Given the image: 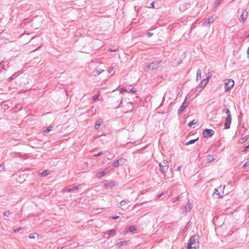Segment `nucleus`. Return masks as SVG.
I'll return each mask as SVG.
<instances>
[{"mask_svg":"<svg viewBox=\"0 0 249 249\" xmlns=\"http://www.w3.org/2000/svg\"><path fill=\"white\" fill-rule=\"evenodd\" d=\"M199 238L198 235L192 236L189 239L187 246L188 249H198L199 247Z\"/></svg>","mask_w":249,"mask_h":249,"instance_id":"obj_1","label":"nucleus"},{"mask_svg":"<svg viewBox=\"0 0 249 249\" xmlns=\"http://www.w3.org/2000/svg\"><path fill=\"white\" fill-rule=\"evenodd\" d=\"M159 166L161 171L165 175V174L168 171L169 168L168 161L164 160L162 162L159 164Z\"/></svg>","mask_w":249,"mask_h":249,"instance_id":"obj_3","label":"nucleus"},{"mask_svg":"<svg viewBox=\"0 0 249 249\" xmlns=\"http://www.w3.org/2000/svg\"><path fill=\"white\" fill-rule=\"evenodd\" d=\"M38 234L36 233H30V235H29V237L30 238H33V239H35L36 236H38Z\"/></svg>","mask_w":249,"mask_h":249,"instance_id":"obj_31","label":"nucleus"},{"mask_svg":"<svg viewBox=\"0 0 249 249\" xmlns=\"http://www.w3.org/2000/svg\"><path fill=\"white\" fill-rule=\"evenodd\" d=\"M198 138H197V139H196L190 140L188 142H186L185 143V145H188L189 144H193V143H195L198 140Z\"/></svg>","mask_w":249,"mask_h":249,"instance_id":"obj_23","label":"nucleus"},{"mask_svg":"<svg viewBox=\"0 0 249 249\" xmlns=\"http://www.w3.org/2000/svg\"><path fill=\"white\" fill-rule=\"evenodd\" d=\"M217 156L216 155H208L207 156V160L209 162H211L214 160H215L217 158Z\"/></svg>","mask_w":249,"mask_h":249,"instance_id":"obj_14","label":"nucleus"},{"mask_svg":"<svg viewBox=\"0 0 249 249\" xmlns=\"http://www.w3.org/2000/svg\"><path fill=\"white\" fill-rule=\"evenodd\" d=\"M180 199V196H177L176 198H175L173 200V202L174 203H175L176 201H178Z\"/></svg>","mask_w":249,"mask_h":249,"instance_id":"obj_39","label":"nucleus"},{"mask_svg":"<svg viewBox=\"0 0 249 249\" xmlns=\"http://www.w3.org/2000/svg\"><path fill=\"white\" fill-rule=\"evenodd\" d=\"M181 168V166H179V167L178 168V171H179V170H180Z\"/></svg>","mask_w":249,"mask_h":249,"instance_id":"obj_54","label":"nucleus"},{"mask_svg":"<svg viewBox=\"0 0 249 249\" xmlns=\"http://www.w3.org/2000/svg\"><path fill=\"white\" fill-rule=\"evenodd\" d=\"M189 226H190V222L187 223V224H186L185 227L183 229V232H185L187 230V229L189 228Z\"/></svg>","mask_w":249,"mask_h":249,"instance_id":"obj_34","label":"nucleus"},{"mask_svg":"<svg viewBox=\"0 0 249 249\" xmlns=\"http://www.w3.org/2000/svg\"><path fill=\"white\" fill-rule=\"evenodd\" d=\"M151 7H152V8L154 7V3L153 2L151 3Z\"/></svg>","mask_w":249,"mask_h":249,"instance_id":"obj_53","label":"nucleus"},{"mask_svg":"<svg viewBox=\"0 0 249 249\" xmlns=\"http://www.w3.org/2000/svg\"><path fill=\"white\" fill-rule=\"evenodd\" d=\"M4 165L3 164H1L0 165V172H3L4 171Z\"/></svg>","mask_w":249,"mask_h":249,"instance_id":"obj_36","label":"nucleus"},{"mask_svg":"<svg viewBox=\"0 0 249 249\" xmlns=\"http://www.w3.org/2000/svg\"><path fill=\"white\" fill-rule=\"evenodd\" d=\"M222 112L226 113L227 114V116L228 115H231V114H230V110L228 108H224L223 109Z\"/></svg>","mask_w":249,"mask_h":249,"instance_id":"obj_27","label":"nucleus"},{"mask_svg":"<svg viewBox=\"0 0 249 249\" xmlns=\"http://www.w3.org/2000/svg\"><path fill=\"white\" fill-rule=\"evenodd\" d=\"M225 186H220L218 188L214 189V192L213 193V196H215L216 198H220L222 197L224 194V189Z\"/></svg>","mask_w":249,"mask_h":249,"instance_id":"obj_2","label":"nucleus"},{"mask_svg":"<svg viewBox=\"0 0 249 249\" xmlns=\"http://www.w3.org/2000/svg\"><path fill=\"white\" fill-rule=\"evenodd\" d=\"M247 54H248V57L249 58V47L248 48Z\"/></svg>","mask_w":249,"mask_h":249,"instance_id":"obj_50","label":"nucleus"},{"mask_svg":"<svg viewBox=\"0 0 249 249\" xmlns=\"http://www.w3.org/2000/svg\"><path fill=\"white\" fill-rule=\"evenodd\" d=\"M124 91H126V89L124 88H121L120 89V93H122V92H124Z\"/></svg>","mask_w":249,"mask_h":249,"instance_id":"obj_41","label":"nucleus"},{"mask_svg":"<svg viewBox=\"0 0 249 249\" xmlns=\"http://www.w3.org/2000/svg\"><path fill=\"white\" fill-rule=\"evenodd\" d=\"M161 63H162V61L153 62L146 66V68L148 69L154 70L155 69L159 68Z\"/></svg>","mask_w":249,"mask_h":249,"instance_id":"obj_4","label":"nucleus"},{"mask_svg":"<svg viewBox=\"0 0 249 249\" xmlns=\"http://www.w3.org/2000/svg\"><path fill=\"white\" fill-rule=\"evenodd\" d=\"M231 122V115H228L226 118L225 122L224 124L225 129H228L230 128V125Z\"/></svg>","mask_w":249,"mask_h":249,"instance_id":"obj_9","label":"nucleus"},{"mask_svg":"<svg viewBox=\"0 0 249 249\" xmlns=\"http://www.w3.org/2000/svg\"><path fill=\"white\" fill-rule=\"evenodd\" d=\"M129 202V201L127 199H124L120 202V205L121 206H123L125 203H128Z\"/></svg>","mask_w":249,"mask_h":249,"instance_id":"obj_29","label":"nucleus"},{"mask_svg":"<svg viewBox=\"0 0 249 249\" xmlns=\"http://www.w3.org/2000/svg\"><path fill=\"white\" fill-rule=\"evenodd\" d=\"M78 189H79V187H78V186H74V187H72V188H70V189H69L68 190V192H72V191H74V190H78Z\"/></svg>","mask_w":249,"mask_h":249,"instance_id":"obj_26","label":"nucleus"},{"mask_svg":"<svg viewBox=\"0 0 249 249\" xmlns=\"http://www.w3.org/2000/svg\"><path fill=\"white\" fill-rule=\"evenodd\" d=\"M214 19H215L214 16H212L211 17L205 20L204 24H209L213 22Z\"/></svg>","mask_w":249,"mask_h":249,"instance_id":"obj_17","label":"nucleus"},{"mask_svg":"<svg viewBox=\"0 0 249 249\" xmlns=\"http://www.w3.org/2000/svg\"><path fill=\"white\" fill-rule=\"evenodd\" d=\"M128 241H123L118 242L116 245L118 247H121V246L127 245Z\"/></svg>","mask_w":249,"mask_h":249,"instance_id":"obj_19","label":"nucleus"},{"mask_svg":"<svg viewBox=\"0 0 249 249\" xmlns=\"http://www.w3.org/2000/svg\"><path fill=\"white\" fill-rule=\"evenodd\" d=\"M214 131L212 129H205L203 130L202 134L204 138H209L214 135Z\"/></svg>","mask_w":249,"mask_h":249,"instance_id":"obj_6","label":"nucleus"},{"mask_svg":"<svg viewBox=\"0 0 249 249\" xmlns=\"http://www.w3.org/2000/svg\"><path fill=\"white\" fill-rule=\"evenodd\" d=\"M99 95H95L92 97V99L94 101H96L97 99H98Z\"/></svg>","mask_w":249,"mask_h":249,"instance_id":"obj_37","label":"nucleus"},{"mask_svg":"<svg viewBox=\"0 0 249 249\" xmlns=\"http://www.w3.org/2000/svg\"><path fill=\"white\" fill-rule=\"evenodd\" d=\"M18 74L17 72H16L14 74H13L9 79H8V81H12L13 80H14L16 77L18 76Z\"/></svg>","mask_w":249,"mask_h":249,"instance_id":"obj_22","label":"nucleus"},{"mask_svg":"<svg viewBox=\"0 0 249 249\" xmlns=\"http://www.w3.org/2000/svg\"><path fill=\"white\" fill-rule=\"evenodd\" d=\"M164 195V193L160 194V195L157 196V197L158 198H160L161 196H162Z\"/></svg>","mask_w":249,"mask_h":249,"instance_id":"obj_48","label":"nucleus"},{"mask_svg":"<svg viewBox=\"0 0 249 249\" xmlns=\"http://www.w3.org/2000/svg\"><path fill=\"white\" fill-rule=\"evenodd\" d=\"M125 161H126V160L125 159L121 158V159L118 160H116L114 162V166L115 167H118L120 165H122L124 164V163L125 162Z\"/></svg>","mask_w":249,"mask_h":249,"instance_id":"obj_10","label":"nucleus"},{"mask_svg":"<svg viewBox=\"0 0 249 249\" xmlns=\"http://www.w3.org/2000/svg\"><path fill=\"white\" fill-rule=\"evenodd\" d=\"M113 70V67H110L109 68V70H108V72L109 73H110Z\"/></svg>","mask_w":249,"mask_h":249,"instance_id":"obj_47","label":"nucleus"},{"mask_svg":"<svg viewBox=\"0 0 249 249\" xmlns=\"http://www.w3.org/2000/svg\"><path fill=\"white\" fill-rule=\"evenodd\" d=\"M122 100H121V101L120 104H122Z\"/></svg>","mask_w":249,"mask_h":249,"instance_id":"obj_55","label":"nucleus"},{"mask_svg":"<svg viewBox=\"0 0 249 249\" xmlns=\"http://www.w3.org/2000/svg\"><path fill=\"white\" fill-rule=\"evenodd\" d=\"M192 209V204L189 202H187V204L183 207V211L185 213L189 212Z\"/></svg>","mask_w":249,"mask_h":249,"instance_id":"obj_11","label":"nucleus"},{"mask_svg":"<svg viewBox=\"0 0 249 249\" xmlns=\"http://www.w3.org/2000/svg\"><path fill=\"white\" fill-rule=\"evenodd\" d=\"M248 148H249V144L248 145H247V146L245 147V149H244V151H246V150H247V149H248Z\"/></svg>","mask_w":249,"mask_h":249,"instance_id":"obj_51","label":"nucleus"},{"mask_svg":"<svg viewBox=\"0 0 249 249\" xmlns=\"http://www.w3.org/2000/svg\"><path fill=\"white\" fill-rule=\"evenodd\" d=\"M234 81L231 79L228 80L225 85V91L226 92L230 90L234 86Z\"/></svg>","mask_w":249,"mask_h":249,"instance_id":"obj_5","label":"nucleus"},{"mask_svg":"<svg viewBox=\"0 0 249 249\" xmlns=\"http://www.w3.org/2000/svg\"><path fill=\"white\" fill-rule=\"evenodd\" d=\"M187 103H186L185 101L182 103L181 106L179 108L178 110V112L180 113L183 112L184 110L187 107Z\"/></svg>","mask_w":249,"mask_h":249,"instance_id":"obj_15","label":"nucleus"},{"mask_svg":"<svg viewBox=\"0 0 249 249\" xmlns=\"http://www.w3.org/2000/svg\"><path fill=\"white\" fill-rule=\"evenodd\" d=\"M196 124V122H195V120H193L191 121H190L188 124V125L189 126V127H191L193 125L195 124Z\"/></svg>","mask_w":249,"mask_h":249,"instance_id":"obj_32","label":"nucleus"},{"mask_svg":"<svg viewBox=\"0 0 249 249\" xmlns=\"http://www.w3.org/2000/svg\"><path fill=\"white\" fill-rule=\"evenodd\" d=\"M209 81H208V79H203L200 83V84L196 88L197 89H202L204 88L206 85L208 83Z\"/></svg>","mask_w":249,"mask_h":249,"instance_id":"obj_13","label":"nucleus"},{"mask_svg":"<svg viewBox=\"0 0 249 249\" xmlns=\"http://www.w3.org/2000/svg\"><path fill=\"white\" fill-rule=\"evenodd\" d=\"M248 16V12L246 11V10H243L242 14L239 18L240 22L244 23L247 19Z\"/></svg>","mask_w":249,"mask_h":249,"instance_id":"obj_7","label":"nucleus"},{"mask_svg":"<svg viewBox=\"0 0 249 249\" xmlns=\"http://www.w3.org/2000/svg\"><path fill=\"white\" fill-rule=\"evenodd\" d=\"M249 136L248 135L245 136L244 137L241 138L240 140V143H243L245 141H247L249 139Z\"/></svg>","mask_w":249,"mask_h":249,"instance_id":"obj_25","label":"nucleus"},{"mask_svg":"<svg viewBox=\"0 0 249 249\" xmlns=\"http://www.w3.org/2000/svg\"><path fill=\"white\" fill-rule=\"evenodd\" d=\"M52 129L51 127H48L46 130H44L45 133H48L50 132Z\"/></svg>","mask_w":249,"mask_h":249,"instance_id":"obj_38","label":"nucleus"},{"mask_svg":"<svg viewBox=\"0 0 249 249\" xmlns=\"http://www.w3.org/2000/svg\"><path fill=\"white\" fill-rule=\"evenodd\" d=\"M128 230L130 232H133L136 230V228L135 227V226L132 225L129 227Z\"/></svg>","mask_w":249,"mask_h":249,"instance_id":"obj_28","label":"nucleus"},{"mask_svg":"<svg viewBox=\"0 0 249 249\" xmlns=\"http://www.w3.org/2000/svg\"><path fill=\"white\" fill-rule=\"evenodd\" d=\"M102 154V152L98 153L97 154L94 155V157H97L101 155Z\"/></svg>","mask_w":249,"mask_h":249,"instance_id":"obj_49","label":"nucleus"},{"mask_svg":"<svg viewBox=\"0 0 249 249\" xmlns=\"http://www.w3.org/2000/svg\"><path fill=\"white\" fill-rule=\"evenodd\" d=\"M11 214V212L9 211H5L4 213H3V215L4 216H6V217H8L10 214Z\"/></svg>","mask_w":249,"mask_h":249,"instance_id":"obj_33","label":"nucleus"},{"mask_svg":"<svg viewBox=\"0 0 249 249\" xmlns=\"http://www.w3.org/2000/svg\"><path fill=\"white\" fill-rule=\"evenodd\" d=\"M115 232H116V230L115 229H112V230L107 231L106 232V233L108 235H112L115 233Z\"/></svg>","mask_w":249,"mask_h":249,"instance_id":"obj_21","label":"nucleus"},{"mask_svg":"<svg viewBox=\"0 0 249 249\" xmlns=\"http://www.w3.org/2000/svg\"><path fill=\"white\" fill-rule=\"evenodd\" d=\"M27 19H25L20 24V26L21 27H24L25 26V25L26 24L25 23V20H26Z\"/></svg>","mask_w":249,"mask_h":249,"instance_id":"obj_40","label":"nucleus"},{"mask_svg":"<svg viewBox=\"0 0 249 249\" xmlns=\"http://www.w3.org/2000/svg\"><path fill=\"white\" fill-rule=\"evenodd\" d=\"M116 186V184L115 182H111L108 183H105L104 184V187L107 189L112 188L113 187Z\"/></svg>","mask_w":249,"mask_h":249,"instance_id":"obj_12","label":"nucleus"},{"mask_svg":"<svg viewBox=\"0 0 249 249\" xmlns=\"http://www.w3.org/2000/svg\"><path fill=\"white\" fill-rule=\"evenodd\" d=\"M112 219L115 220L119 218V216H113L110 217Z\"/></svg>","mask_w":249,"mask_h":249,"instance_id":"obj_42","label":"nucleus"},{"mask_svg":"<svg viewBox=\"0 0 249 249\" xmlns=\"http://www.w3.org/2000/svg\"><path fill=\"white\" fill-rule=\"evenodd\" d=\"M21 230V228H17V229L14 230V232H17L19 231L20 230Z\"/></svg>","mask_w":249,"mask_h":249,"instance_id":"obj_45","label":"nucleus"},{"mask_svg":"<svg viewBox=\"0 0 249 249\" xmlns=\"http://www.w3.org/2000/svg\"><path fill=\"white\" fill-rule=\"evenodd\" d=\"M104 71V70H102V69L96 70L95 71H94V72L95 73H94V76H96V75H99L102 72H103Z\"/></svg>","mask_w":249,"mask_h":249,"instance_id":"obj_20","label":"nucleus"},{"mask_svg":"<svg viewBox=\"0 0 249 249\" xmlns=\"http://www.w3.org/2000/svg\"><path fill=\"white\" fill-rule=\"evenodd\" d=\"M105 174H106V173L105 171L99 172L97 174V177L98 178H100L101 177L105 176Z\"/></svg>","mask_w":249,"mask_h":249,"instance_id":"obj_30","label":"nucleus"},{"mask_svg":"<svg viewBox=\"0 0 249 249\" xmlns=\"http://www.w3.org/2000/svg\"><path fill=\"white\" fill-rule=\"evenodd\" d=\"M201 78V71L200 69H198L196 72V81L199 80Z\"/></svg>","mask_w":249,"mask_h":249,"instance_id":"obj_18","label":"nucleus"},{"mask_svg":"<svg viewBox=\"0 0 249 249\" xmlns=\"http://www.w3.org/2000/svg\"><path fill=\"white\" fill-rule=\"evenodd\" d=\"M130 92L134 93L136 92V90L132 88L130 89Z\"/></svg>","mask_w":249,"mask_h":249,"instance_id":"obj_46","label":"nucleus"},{"mask_svg":"<svg viewBox=\"0 0 249 249\" xmlns=\"http://www.w3.org/2000/svg\"><path fill=\"white\" fill-rule=\"evenodd\" d=\"M207 77L206 79H208V81H209L210 79L212 77V73L211 72H208V74H207Z\"/></svg>","mask_w":249,"mask_h":249,"instance_id":"obj_35","label":"nucleus"},{"mask_svg":"<svg viewBox=\"0 0 249 249\" xmlns=\"http://www.w3.org/2000/svg\"><path fill=\"white\" fill-rule=\"evenodd\" d=\"M109 51L111 52H116V50H112V49H109Z\"/></svg>","mask_w":249,"mask_h":249,"instance_id":"obj_52","label":"nucleus"},{"mask_svg":"<svg viewBox=\"0 0 249 249\" xmlns=\"http://www.w3.org/2000/svg\"><path fill=\"white\" fill-rule=\"evenodd\" d=\"M9 67V62L7 61H2L0 62V72H2V70L6 71Z\"/></svg>","mask_w":249,"mask_h":249,"instance_id":"obj_8","label":"nucleus"},{"mask_svg":"<svg viewBox=\"0 0 249 249\" xmlns=\"http://www.w3.org/2000/svg\"><path fill=\"white\" fill-rule=\"evenodd\" d=\"M103 124V120L101 119L96 121L95 124V128L96 130L99 129V126Z\"/></svg>","mask_w":249,"mask_h":249,"instance_id":"obj_16","label":"nucleus"},{"mask_svg":"<svg viewBox=\"0 0 249 249\" xmlns=\"http://www.w3.org/2000/svg\"><path fill=\"white\" fill-rule=\"evenodd\" d=\"M146 35L148 37H151L153 36V34L150 32H148Z\"/></svg>","mask_w":249,"mask_h":249,"instance_id":"obj_44","label":"nucleus"},{"mask_svg":"<svg viewBox=\"0 0 249 249\" xmlns=\"http://www.w3.org/2000/svg\"><path fill=\"white\" fill-rule=\"evenodd\" d=\"M50 173V171H48V170H45V171H43L42 172H41L40 173V175L42 176H43V177H45L48 175H49Z\"/></svg>","mask_w":249,"mask_h":249,"instance_id":"obj_24","label":"nucleus"},{"mask_svg":"<svg viewBox=\"0 0 249 249\" xmlns=\"http://www.w3.org/2000/svg\"><path fill=\"white\" fill-rule=\"evenodd\" d=\"M249 165V161H247L246 162H245L244 165H243V167L244 168L246 167L248 165Z\"/></svg>","mask_w":249,"mask_h":249,"instance_id":"obj_43","label":"nucleus"}]
</instances>
